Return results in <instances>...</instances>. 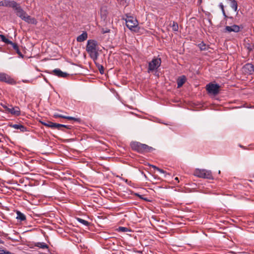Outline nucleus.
<instances>
[{
	"mask_svg": "<svg viewBox=\"0 0 254 254\" xmlns=\"http://www.w3.org/2000/svg\"><path fill=\"white\" fill-rule=\"evenodd\" d=\"M125 20L126 25L129 30L135 32L139 31L138 21L135 17L132 16L127 15Z\"/></svg>",
	"mask_w": 254,
	"mask_h": 254,
	"instance_id": "7ed1b4c3",
	"label": "nucleus"
},
{
	"mask_svg": "<svg viewBox=\"0 0 254 254\" xmlns=\"http://www.w3.org/2000/svg\"><path fill=\"white\" fill-rule=\"evenodd\" d=\"M16 2L14 1L3 0L0 1V6L13 7H15Z\"/></svg>",
	"mask_w": 254,
	"mask_h": 254,
	"instance_id": "9b49d317",
	"label": "nucleus"
},
{
	"mask_svg": "<svg viewBox=\"0 0 254 254\" xmlns=\"http://www.w3.org/2000/svg\"><path fill=\"white\" fill-rule=\"evenodd\" d=\"M1 142V139H0V143Z\"/></svg>",
	"mask_w": 254,
	"mask_h": 254,
	"instance_id": "4c0bfd02",
	"label": "nucleus"
},
{
	"mask_svg": "<svg viewBox=\"0 0 254 254\" xmlns=\"http://www.w3.org/2000/svg\"><path fill=\"white\" fill-rule=\"evenodd\" d=\"M62 126L61 125H59V124L54 123L50 121L47 122V125H46V127H51L52 128H57L58 127Z\"/></svg>",
	"mask_w": 254,
	"mask_h": 254,
	"instance_id": "a211bd4d",
	"label": "nucleus"
},
{
	"mask_svg": "<svg viewBox=\"0 0 254 254\" xmlns=\"http://www.w3.org/2000/svg\"><path fill=\"white\" fill-rule=\"evenodd\" d=\"M12 127L15 129H20L21 131H26V129L25 127L20 124H14L12 126Z\"/></svg>",
	"mask_w": 254,
	"mask_h": 254,
	"instance_id": "6ab92c4d",
	"label": "nucleus"
},
{
	"mask_svg": "<svg viewBox=\"0 0 254 254\" xmlns=\"http://www.w3.org/2000/svg\"><path fill=\"white\" fill-rule=\"evenodd\" d=\"M0 81L5 82L8 83H12L14 80L8 75L4 73H0Z\"/></svg>",
	"mask_w": 254,
	"mask_h": 254,
	"instance_id": "6e6552de",
	"label": "nucleus"
},
{
	"mask_svg": "<svg viewBox=\"0 0 254 254\" xmlns=\"http://www.w3.org/2000/svg\"><path fill=\"white\" fill-rule=\"evenodd\" d=\"M152 167L153 168H154V169H155L156 170H157V171H158L159 172H160L161 173H162V174L165 173V172L163 170L160 169L159 168H158L156 166H152Z\"/></svg>",
	"mask_w": 254,
	"mask_h": 254,
	"instance_id": "c85d7f7f",
	"label": "nucleus"
},
{
	"mask_svg": "<svg viewBox=\"0 0 254 254\" xmlns=\"http://www.w3.org/2000/svg\"><path fill=\"white\" fill-rule=\"evenodd\" d=\"M153 148L145 144L141 143L140 153L150 152Z\"/></svg>",
	"mask_w": 254,
	"mask_h": 254,
	"instance_id": "4468645a",
	"label": "nucleus"
},
{
	"mask_svg": "<svg viewBox=\"0 0 254 254\" xmlns=\"http://www.w3.org/2000/svg\"><path fill=\"white\" fill-rule=\"evenodd\" d=\"M7 113H10L14 116H18L20 115V110L18 107H13L12 105H9V108L8 109Z\"/></svg>",
	"mask_w": 254,
	"mask_h": 254,
	"instance_id": "1a4fd4ad",
	"label": "nucleus"
},
{
	"mask_svg": "<svg viewBox=\"0 0 254 254\" xmlns=\"http://www.w3.org/2000/svg\"><path fill=\"white\" fill-rule=\"evenodd\" d=\"M220 86L216 84L209 83L206 85V88L208 92L213 95H216L219 92Z\"/></svg>",
	"mask_w": 254,
	"mask_h": 254,
	"instance_id": "423d86ee",
	"label": "nucleus"
},
{
	"mask_svg": "<svg viewBox=\"0 0 254 254\" xmlns=\"http://www.w3.org/2000/svg\"><path fill=\"white\" fill-rule=\"evenodd\" d=\"M0 254H10L9 252H5L3 250L0 249Z\"/></svg>",
	"mask_w": 254,
	"mask_h": 254,
	"instance_id": "473e14b6",
	"label": "nucleus"
},
{
	"mask_svg": "<svg viewBox=\"0 0 254 254\" xmlns=\"http://www.w3.org/2000/svg\"><path fill=\"white\" fill-rule=\"evenodd\" d=\"M128 230V228L124 227H120L119 228V231L123 232H127Z\"/></svg>",
	"mask_w": 254,
	"mask_h": 254,
	"instance_id": "c756f323",
	"label": "nucleus"
},
{
	"mask_svg": "<svg viewBox=\"0 0 254 254\" xmlns=\"http://www.w3.org/2000/svg\"><path fill=\"white\" fill-rule=\"evenodd\" d=\"M243 71L249 74H252L254 72V66L251 64H247L243 67Z\"/></svg>",
	"mask_w": 254,
	"mask_h": 254,
	"instance_id": "0eeeda50",
	"label": "nucleus"
},
{
	"mask_svg": "<svg viewBox=\"0 0 254 254\" xmlns=\"http://www.w3.org/2000/svg\"><path fill=\"white\" fill-rule=\"evenodd\" d=\"M175 180H178V177H176V178H175Z\"/></svg>",
	"mask_w": 254,
	"mask_h": 254,
	"instance_id": "e433bc0d",
	"label": "nucleus"
},
{
	"mask_svg": "<svg viewBox=\"0 0 254 254\" xmlns=\"http://www.w3.org/2000/svg\"><path fill=\"white\" fill-rule=\"evenodd\" d=\"M0 244H3V241L1 240V239L0 238Z\"/></svg>",
	"mask_w": 254,
	"mask_h": 254,
	"instance_id": "c9c22d12",
	"label": "nucleus"
},
{
	"mask_svg": "<svg viewBox=\"0 0 254 254\" xmlns=\"http://www.w3.org/2000/svg\"><path fill=\"white\" fill-rule=\"evenodd\" d=\"M172 29L174 31H178L179 30V26L178 24L175 22H173L172 25Z\"/></svg>",
	"mask_w": 254,
	"mask_h": 254,
	"instance_id": "b1692460",
	"label": "nucleus"
},
{
	"mask_svg": "<svg viewBox=\"0 0 254 254\" xmlns=\"http://www.w3.org/2000/svg\"><path fill=\"white\" fill-rule=\"evenodd\" d=\"M219 6L220 7L222 12H223V13L224 14V15H225V11H224V6H223V4L221 3L220 4H219Z\"/></svg>",
	"mask_w": 254,
	"mask_h": 254,
	"instance_id": "2f4dec72",
	"label": "nucleus"
},
{
	"mask_svg": "<svg viewBox=\"0 0 254 254\" xmlns=\"http://www.w3.org/2000/svg\"><path fill=\"white\" fill-rule=\"evenodd\" d=\"M2 107L5 110L6 113L8 112V109L9 108V105H6L4 104H1Z\"/></svg>",
	"mask_w": 254,
	"mask_h": 254,
	"instance_id": "7c9ffc66",
	"label": "nucleus"
},
{
	"mask_svg": "<svg viewBox=\"0 0 254 254\" xmlns=\"http://www.w3.org/2000/svg\"><path fill=\"white\" fill-rule=\"evenodd\" d=\"M193 175L200 178L213 179V176L211 171L206 169H196L193 173Z\"/></svg>",
	"mask_w": 254,
	"mask_h": 254,
	"instance_id": "20e7f679",
	"label": "nucleus"
},
{
	"mask_svg": "<svg viewBox=\"0 0 254 254\" xmlns=\"http://www.w3.org/2000/svg\"><path fill=\"white\" fill-rule=\"evenodd\" d=\"M52 73L55 75H56L59 77H66L67 75H68V74H67L66 72H64L62 71L59 68H56L55 69L52 71Z\"/></svg>",
	"mask_w": 254,
	"mask_h": 254,
	"instance_id": "9d476101",
	"label": "nucleus"
},
{
	"mask_svg": "<svg viewBox=\"0 0 254 254\" xmlns=\"http://www.w3.org/2000/svg\"><path fill=\"white\" fill-rule=\"evenodd\" d=\"M15 12L16 13V15L20 17L22 20L25 21L33 24H37V21L34 18H32L31 16L28 15L26 12L23 10V9L21 7L19 4L16 2L15 7H12Z\"/></svg>",
	"mask_w": 254,
	"mask_h": 254,
	"instance_id": "f257e3e1",
	"label": "nucleus"
},
{
	"mask_svg": "<svg viewBox=\"0 0 254 254\" xmlns=\"http://www.w3.org/2000/svg\"><path fill=\"white\" fill-rule=\"evenodd\" d=\"M161 61L160 58H154L149 63L148 71H153L157 69L161 65Z\"/></svg>",
	"mask_w": 254,
	"mask_h": 254,
	"instance_id": "39448f33",
	"label": "nucleus"
},
{
	"mask_svg": "<svg viewBox=\"0 0 254 254\" xmlns=\"http://www.w3.org/2000/svg\"><path fill=\"white\" fill-rule=\"evenodd\" d=\"M35 246L41 249L48 248V246L44 242H38L35 244Z\"/></svg>",
	"mask_w": 254,
	"mask_h": 254,
	"instance_id": "4be33fe9",
	"label": "nucleus"
},
{
	"mask_svg": "<svg viewBox=\"0 0 254 254\" xmlns=\"http://www.w3.org/2000/svg\"><path fill=\"white\" fill-rule=\"evenodd\" d=\"M231 1V7L235 11H237L238 4L235 0H229Z\"/></svg>",
	"mask_w": 254,
	"mask_h": 254,
	"instance_id": "412c9836",
	"label": "nucleus"
},
{
	"mask_svg": "<svg viewBox=\"0 0 254 254\" xmlns=\"http://www.w3.org/2000/svg\"><path fill=\"white\" fill-rule=\"evenodd\" d=\"M87 33L86 32H83L81 35L77 37V41L78 42H82L86 40L87 38Z\"/></svg>",
	"mask_w": 254,
	"mask_h": 254,
	"instance_id": "dca6fc26",
	"label": "nucleus"
},
{
	"mask_svg": "<svg viewBox=\"0 0 254 254\" xmlns=\"http://www.w3.org/2000/svg\"><path fill=\"white\" fill-rule=\"evenodd\" d=\"M186 77L184 76L179 77L177 80L178 88H180L185 83Z\"/></svg>",
	"mask_w": 254,
	"mask_h": 254,
	"instance_id": "f3484780",
	"label": "nucleus"
},
{
	"mask_svg": "<svg viewBox=\"0 0 254 254\" xmlns=\"http://www.w3.org/2000/svg\"><path fill=\"white\" fill-rule=\"evenodd\" d=\"M0 38L1 39V40L5 43L8 44H9V43H11V41L9 40L8 39L6 38L4 35L0 34Z\"/></svg>",
	"mask_w": 254,
	"mask_h": 254,
	"instance_id": "5701e85b",
	"label": "nucleus"
},
{
	"mask_svg": "<svg viewBox=\"0 0 254 254\" xmlns=\"http://www.w3.org/2000/svg\"><path fill=\"white\" fill-rule=\"evenodd\" d=\"M86 50L89 54L91 58L94 61L98 58V45L97 42L94 40H89L87 41Z\"/></svg>",
	"mask_w": 254,
	"mask_h": 254,
	"instance_id": "f03ea898",
	"label": "nucleus"
},
{
	"mask_svg": "<svg viewBox=\"0 0 254 254\" xmlns=\"http://www.w3.org/2000/svg\"><path fill=\"white\" fill-rule=\"evenodd\" d=\"M54 117L55 118H61L67 119L68 120H73L74 121H78V120H79V119L77 118H75L69 117V116H64V115H61L59 114H57V113H56L54 115Z\"/></svg>",
	"mask_w": 254,
	"mask_h": 254,
	"instance_id": "ddd939ff",
	"label": "nucleus"
},
{
	"mask_svg": "<svg viewBox=\"0 0 254 254\" xmlns=\"http://www.w3.org/2000/svg\"><path fill=\"white\" fill-rule=\"evenodd\" d=\"M17 217L16 218L20 221H24L26 219V217L24 214H23L21 212L17 211L16 212Z\"/></svg>",
	"mask_w": 254,
	"mask_h": 254,
	"instance_id": "aec40b11",
	"label": "nucleus"
},
{
	"mask_svg": "<svg viewBox=\"0 0 254 254\" xmlns=\"http://www.w3.org/2000/svg\"><path fill=\"white\" fill-rule=\"evenodd\" d=\"M59 125H61L62 126L58 127V129L59 130H64L62 129L63 127H64V128H66L67 129H69L70 128V127L68 126H66V125H62V124H59Z\"/></svg>",
	"mask_w": 254,
	"mask_h": 254,
	"instance_id": "bb28decb",
	"label": "nucleus"
},
{
	"mask_svg": "<svg viewBox=\"0 0 254 254\" xmlns=\"http://www.w3.org/2000/svg\"><path fill=\"white\" fill-rule=\"evenodd\" d=\"M140 145L141 143L138 142H132L130 143L131 148L138 152L140 150Z\"/></svg>",
	"mask_w": 254,
	"mask_h": 254,
	"instance_id": "2eb2a0df",
	"label": "nucleus"
},
{
	"mask_svg": "<svg viewBox=\"0 0 254 254\" xmlns=\"http://www.w3.org/2000/svg\"><path fill=\"white\" fill-rule=\"evenodd\" d=\"M9 44L11 45L14 50H16L17 52L19 51L18 47L16 43H14L11 41V43H9Z\"/></svg>",
	"mask_w": 254,
	"mask_h": 254,
	"instance_id": "cd10ccee",
	"label": "nucleus"
},
{
	"mask_svg": "<svg viewBox=\"0 0 254 254\" xmlns=\"http://www.w3.org/2000/svg\"><path fill=\"white\" fill-rule=\"evenodd\" d=\"M99 70H100V72L101 73H103V67L102 66H101V69H99Z\"/></svg>",
	"mask_w": 254,
	"mask_h": 254,
	"instance_id": "72a5a7b5",
	"label": "nucleus"
},
{
	"mask_svg": "<svg viewBox=\"0 0 254 254\" xmlns=\"http://www.w3.org/2000/svg\"><path fill=\"white\" fill-rule=\"evenodd\" d=\"M40 122L42 125H44L45 126H46V125H47V122H44L42 121H41Z\"/></svg>",
	"mask_w": 254,
	"mask_h": 254,
	"instance_id": "f704fd0d",
	"label": "nucleus"
},
{
	"mask_svg": "<svg viewBox=\"0 0 254 254\" xmlns=\"http://www.w3.org/2000/svg\"><path fill=\"white\" fill-rule=\"evenodd\" d=\"M77 220L79 222H80V223L83 224L85 226H88V224H89V223L88 221L84 220V219H82L81 218H77Z\"/></svg>",
	"mask_w": 254,
	"mask_h": 254,
	"instance_id": "a878e982",
	"label": "nucleus"
},
{
	"mask_svg": "<svg viewBox=\"0 0 254 254\" xmlns=\"http://www.w3.org/2000/svg\"><path fill=\"white\" fill-rule=\"evenodd\" d=\"M198 46L201 50H206L207 49V46L203 42H201Z\"/></svg>",
	"mask_w": 254,
	"mask_h": 254,
	"instance_id": "393cba45",
	"label": "nucleus"
},
{
	"mask_svg": "<svg viewBox=\"0 0 254 254\" xmlns=\"http://www.w3.org/2000/svg\"><path fill=\"white\" fill-rule=\"evenodd\" d=\"M225 30L226 31L228 32H238L240 30V27L239 26L237 25H233L232 26H226Z\"/></svg>",
	"mask_w": 254,
	"mask_h": 254,
	"instance_id": "f8f14e48",
	"label": "nucleus"
}]
</instances>
